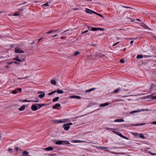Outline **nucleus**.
<instances>
[{"mask_svg": "<svg viewBox=\"0 0 156 156\" xmlns=\"http://www.w3.org/2000/svg\"><path fill=\"white\" fill-rule=\"evenodd\" d=\"M55 144L58 145L69 144L70 143L68 141L59 140L56 141L55 143Z\"/></svg>", "mask_w": 156, "mask_h": 156, "instance_id": "1", "label": "nucleus"}, {"mask_svg": "<svg viewBox=\"0 0 156 156\" xmlns=\"http://www.w3.org/2000/svg\"><path fill=\"white\" fill-rule=\"evenodd\" d=\"M15 51L16 53H23L24 52L23 50L18 47L15 48Z\"/></svg>", "mask_w": 156, "mask_h": 156, "instance_id": "2", "label": "nucleus"}, {"mask_svg": "<svg viewBox=\"0 0 156 156\" xmlns=\"http://www.w3.org/2000/svg\"><path fill=\"white\" fill-rule=\"evenodd\" d=\"M31 109L33 111H36L38 109V107L36 105V104H33L31 106Z\"/></svg>", "mask_w": 156, "mask_h": 156, "instance_id": "3", "label": "nucleus"}, {"mask_svg": "<svg viewBox=\"0 0 156 156\" xmlns=\"http://www.w3.org/2000/svg\"><path fill=\"white\" fill-rule=\"evenodd\" d=\"M28 107V105H23L19 108V110L20 111H23L26 108Z\"/></svg>", "mask_w": 156, "mask_h": 156, "instance_id": "4", "label": "nucleus"}, {"mask_svg": "<svg viewBox=\"0 0 156 156\" xmlns=\"http://www.w3.org/2000/svg\"><path fill=\"white\" fill-rule=\"evenodd\" d=\"M98 30H104L105 29L103 28H92L91 29V30L93 31H96Z\"/></svg>", "mask_w": 156, "mask_h": 156, "instance_id": "5", "label": "nucleus"}, {"mask_svg": "<svg viewBox=\"0 0 156 156\" xmlns=\"http://www.w3.org/2000/svg\"><path fill=\"white\" fill-rule=\"evenodd\" d=\"M115 133L117 134L118 135H119V136H121V137H122L123 138H124V139H128L126 137V136H123L121 134V133H120L119 132H115Z\"/></svg>", "mask_w": 156, "mask_h": 156, "instance_id": "6", "label": "nucleus"}, {"mask_svg": "<svg viewBox=\"0 0 156 156\" xmlns=\"http://www.w3.org/2000/svg\"><path fill=\"white\" fill-rule=\"evenodd\" d=\"M63 127L64 128V129L66 130H68L70 128V126L67 124L66 123L64 124L63 125Z\"/></svg>", "mask_w": 156, "mask_h": 156, "instance_id": "7", "label": "nucleus"}, {"mask_svg": "<svg viewBox=\"0 0 156 156\" xmlns=\"http://www.w3.org/2000/svg\"><path fill=\"white\" fill-rule=\"evenodd\" d=\"M23 102H38L39 101L38 100L37 101H32V100H27V99H25L22 101Z\"/></svg>", "mask_w": 156, "mask_h": 156, "instance_id": "8", "label": "nucleus"}, {"mask_svg": "<svg viewBox=\"0 0 156 156\" xmlns=\"http://www.w3.org/2000/svg\"><path fill=\"white\" fill-rule=\"evenodd\" d=\"M13 60L19 62H22L23 60H20L19 58V57L18 56H16V57L15 58H13L12 59Z\"/></svg>", "mask_w": 156, "mask_h": 156, "instance_id": "9", "label": "nucleus"}, {"mask_svg": "<svg viewBox=\"0 0 156 156\" xmlns=\"http://www.w3.org/2000/svg\"><path fill=\"white\" fill-rule=\"evenodd\" d=\"M61 105L60 104L57 103L55 105H53L52 108L54 109H55L57 108L58 107H60Z\"/></svg>", "mask_w": 156, "mask_h": 156, "instance_id": "10", "label": "nucleus"}, {"mask_svg": "<svg viewBox=\"0 0 156 156\" xmlns=\"http://www.w3.org/2000/svg\"><path fill=\"white\" fill-rule=\"evenodd\" d=\"M96 89L95 88H91L89 90H87L85 91V92L86 93H88L89 92H90L91 91L94 90Z\"/></svg>", "mask_w": 156, "mask_h": 156, "instance_id": "11", "label": "nucleus"}, {"mask_svg": "<svg viewBox=\"0 0 156 156\" xmlns=\"http://www.w3.org/2000/svg\"><path fill=\"white\" fill-rule=\"evenodd\" d=\"M124 122V120L122 119H118L114 121L115 122Z\"/></svg>", "mask_w": 156, "mask_h": 156, "instance_id": "12", "label": "nucleus"}, {"mask_svg": "<svg viewBox=\"0 0 156 156\" xmlns=\"http://www.w3.org/2000/svg\"><path fill=\"white\" fill-rule=\"evenodd\" d=\"M44 149L45 150L48 151H52L53 150V147H49L46 148H44Z\"/></svg>", "mask_w": 156, "mask_h": 156, "instance_id": "13", "label": "nucleus"}, {"mask_svg": "<svg viewBox=\"0 0 156 156\" xmlns=\"http://www.w3.org/2000/svg\"><path fill=\"white\" fill-rule=\"evenodd\" d=\"M156 87V84H151L150 89L151 90H156V89H155L154 88Z\"/></svg>", "mask_w": 156, "mask_h": 156, "instance_id": "14", "label": "nucleus"}, {"mask_svg": "<svg viewBox=\"0 0 156 156\" xmlns=\"http://www.w3.org/2000/svg\"><path fill=\"white\" fill-rule=\"evenodd\" d=\"M85 12L88 13L92 14L93 13V12H94V11H92L88 9H86Z\"/></svg>", "mask_w": 156, "mask_h": 156, "instance_id": "15", "label": "nucleus"}, {"mask_svg": "<svg viewBox=\"0 0 156 156\" xmlns=\"http://www.w3.org/2000/svg\"><path fill=\"white\" fill-rule=\"evenodd\" d=\"M67 119H63L62 120H54L53 122H57L58 123H62L65 122V121Z\"/></svg>", "mask_w": 156, "mask_h": 156, "instance_id": "16", "label": "nucleus"}, {"mask_svg": "<svg viewBox=\"0 0 156 156\" xmlns=\"http://www.w3.org/2000/svg\"><path fill=\"white\" fill-rule=\"evenodd\" d=\"M141 25L145 29H149V27L144 23H141Z\"/></svg>", "mask_w": 156, "mask_h": 156, "instance_id": "17", "label": "nucleus"}, {"mask_svg": "<svg viewBox=\"0 0 156 156\" xmlns=\"http://www.w3.org/2000/svg\"><path fill=\"white\" fill-rule=\"evenodd\" d=\"M140 112H141V110H140L138 109L137 110H134V111H131L130 112V113L131 114H133V113H135Z\"/></svg>", "mask_w": 156, "mask_h": 156, "instance_id": "18", "label": "nucleus"}, {"mask_svg": "<svg viewBox=\"0 0 156 156\" xmlns=\"http://www.w3.org/2000/svg\"><path fill=\"white\" fill-rule=\"evenodd\" d=\"M58 31V30H50L48 31L47 32V34H49L50 33H53L54 32H57Z\"/></svg>", "mask_w": 156, "mask_h": 156, "instance_id": "19", "label": "nucleus"}, {"mask_svg": "<svg viewBox=\"0 0 156 156\" xmlns=\"http://www.w3.org/2000/svg\"><path fill=\"white\" fill-rule=\"evenodd\" d=\"M45 93L41 94L39 95V97L41 98H42L45 97Z\"/></svg>", "mask_w": 156, "mask_h": 156, "instance_id": "20", "label": "nucleus"}, {"mask_svg": "<svg viewBox=\"0 0 156 156\" xmlns=\"http://www.w3.org/2000/svg\"><path fill=\"white\" fill-rule=\"evenodd\" d=\"M56 92H57V93L58 94H62L63 93L64 91L62 90L59 89L57 90Z\"/></svg>", "mask_w": 156, "mask_h": 156, "instance_id": "21", "label": "nucleus"}, {"mask_svg": "<svg viewBox=\"0 0 156 156\" xmlns=\"http://www.w3.org/2000/svg\"><path fill=\"white\" fill-rule=\"evenodd\" d=\"M59 99V97H56V98L53 99V102H55V101H58V100Z\"/></svg>", "mask_w": 156, "mask_h": 156, "instance_id": "22", "label": "nucleus"}, {"mask_svg": "<svg viewBox=\"0 0 156 156\" xmlns=\"http://www.w3.org/2000/svg\"><path fill=\"white\" fill-rule=\"evenodd\" d=\"M92 12H93V13H94L100 17H103V16H102V15L101 14L95 12H94V11Z\"/></svg>", "mask_w": 156, "mask_h": 156, "instance_id": "23", "label": "nucleus"}, {"mask_svg": "<svg viewBox=\"0 0 156 156\" xmlns=\"http://www.w3.org/2000/svg\"><path fill=\"white\" fill-rule=\"evenodd\" d=\"M143 58V56L142 55H138L137 56L136 58Z\"/></svg>", "mask_w": 156, "mask_h": 156, "instance_id": "24", "label": "nucleus"}, {"mask_svg": "<svg viewBox=\"0 0 156 156\" xmlns=\"http://www.w3.org/2000/svg\"><path fill=\"white\" fill-rule=\"evenodd\" d=\"M56 92V90H55L52 91L51 92L49 93L48 94V95H52L53 94L55 93Z\"/></svg>", "mask_w": 156, "mask_h": 156, "instance_id": "25", "label": "nucleus"}, {"mask_svg": "<svg viewBox=\"0 0 156 156\" xmlns=\"http://www.w3.org/2000/svg\"><path fill=\"white\" fill-rule=\"evenodd\" d=\"M51 83L54 85H55L56 84V82L55 80H51Z\"/></svg>", "mask_w": 156, "mask_h": 156, "instance_id": "26", "label": "nucleus"}, {"mask_svg": "<svg viewBox=\"0 0 156 156\" xmlns=\"http://www.w3.org/2000/svg\"><path fill=\"white\" fill-rule=\"evenodd\" d=\"M120 90V88H117V89H116V90H114L113 91V92L114 93H118L119 90Z\"/></svg>", "mask_w": 156, "mask_h": 156, "instance_id": "27", "label": "nucleus"}, {"mask_svg": "<svg viewBox=\"0 0 156 156\" xmlns=\"http://www.w3.org/2000/svg\"><path fill=\"white\" fill-rule=\"evenodd\" d=\"M74 142L79 143V142H87L86 141H81L79 140H76Z\"/></svg>", "mask_w": 156, "mask_h": 156, "instance_id": "28", "label": "nucleus"}, {"mask_svg": "<svg viewBox=\"0 0 156 156\" xmlns=\"http://www.w3.org/2000/svg\"><path fill=\"white\" fill-rule=\"evenodd\" d=\"M80 54V52L79 51H76L74 54V55L75 56H76Z\"/></svg>", "mask_w": 156, "mask_h": 156, "instance_id": "29", "label": "nucleus"}, {"mask_svg": "<svg viewBox=\"0 0 156 156\" xmlns=\"http://www.w3.org/2000/svg\"><path fill=\"white\" fill-rule=\"evenodd\" d=\"M107 105V102L105 103L104 104H103L100 105L101 107H104Z\"/></svg>", "mask_w": 156, "mask_h": 156, "instance_id": "30", "label": "nucleus"}, {"mask_svg": "<svg viewBox=\"0 0 156 156\" xmlns=\"http://www.w3.org/2000/svg\"><path fill=\"white\" fill-rule=\"evenodd\" d=\"M149 97H151L153 100H155L156 99V95L153 96L152 95H151L149 96Z\"/></svg>", "mask_w": 156, "mask_h": 156, "instance_id": "31", "label": "nucleus"}, {"mask_svg": "<svg viewBox=\"0 0 156 156\" xmlns=\"http://www.w3.org/2000/svg\"><path fill=\"white\" fill-rule=\"evenodd\" d=\"M140 137L143 139H144L145 138V137L144 136V135L143 134H141L140 135Z\"/></svg>", "mask_w": 156, "mask_h": 156, "instance_id": "32", "label": "nucleus"}, {"mask_svg": "<svg viewBox=\"0 0 156 156\" xmlns=\"http://www.w3.org/2000/svg\"><path fill=\"white\" fill-rule=\"evenodd\" d=\"M17 93V91L16 90H13L12 91V93L13 94H16Z\"/></svg>", "mask_w": 156, "mask_h": 156, "instance_id": "33", "label": "nucleus"}, {"mask_svg": "<svg viewBox=\"0 0 156 156\" xmlns=\"http://www.w3.org/2000/svg\"><path fill=\"white\" fill-rule=\"evenodd\" d=\"M94 147L98 148H101V149L107 148V147H97V146H94Z\"/></svg>", "mask_w": 156, "mask_h": 156, "instance_id": "34", "label": "nucleus"}, {"mask_svg": "<svg viewBox=\"0 0 156 156\" xmlns=\"http://www.w3.org/2000/svg\"><path fill=\"white\" fill-rule=\"evenodd\" d=\"M88 45L91 46H96V45L95 44H87V46H88Z\"/></svg>", "mask_w": 156, "mask_h": 156, "instance_id": "35", "label": "nucleus"}, {"mask_svg": "<svg viewBox=\"0 0 156 156\" xmlns=\"http://www.w3.org/2000/svg\"><path fill=\"white\" fill-rule=\"evenodd\" d=\"M87 27L88 29L89 30H91V29L92 28L91 27L89 26H87Z\"/></svg>", "mask_w": 156, "mask_h": 156, "instance_id": "36", "label": "nucleus"}, {"mask_svg": "<svg viewBox=\"0 0 156 156\" xmlns=\"http://www.w3.org/2000/svg\"><path fill=\"white\" fill-rule=\"evenodd\" d=\"M36 105H37V106H38L39 107L38 109L40 108L42 106L41 105V104H36Z\"/></svg>", "mask_w": 156, "mask_h": 156, "instance_id": "37", "label": "nucleus"}, {"mask_svg": "<svg viewBox=\"0 0 156 156\" xmlns=\"http://www.w3.org/2000/svg\"><path fill=\"white\" fill-rule=\"evenodd\" d=\"M145 123H142V124H137L135 125V126H141V125H145Z\"/></svg>", "mask_w": 156, "mask_h": 156, "instance_id": "38", "label": "nucleus"}, {"mask_svg": "<svg viewBox=\"0 0 156 156\" xmlns=\"http://www.w3.org/2000/svg\"><path fill=\"white\" fill-rule=\"evenodd\" d=\"M75 98H76L77 99H80L81 98V97L79 96H76Z\"/></svg>", "mask_w": 156, "mask_h": 156, "instance_id": "39", "label": "nucleus"}, {"mask_svg": "<svg viewBox=\"0 0 156 156\" xmlns=\"http://www.w3.org/2000/svg\"><path fill=\"white\" fill-rule=\"evenodd\" d=\"M122 6L124 8H131L130 7H129V6Z\"/></svg>", "mask_w": 156, "mask_h": 156, "instance_id": "40", "label": "nucleus"}, {"mask_svg": "<svg viewBox=\"0 0 156 156\" xmlns=\"http://www.w3.org/2000/svg\"><path fill=\"white\" fill-rule=\"evenodd\" d=\"M43 5L44 6H48L49 5L48 4V2H47L45 4H43Z\"/></svg>", "mask_w": 156, "mask_h": 156, "instance_id": "41", "label": "nucleus"}, {"mask_svg": "<svg viewBox=\"0 0 156 156\" xmlns=\"http://www.w3.org/2000/svg\"><path fill=\"white\" fill-rule=\"evenodd\" d=\"M120 62L121 63H124V61L123 59H121Z\"/></svg>", "mask_w": 156, "mask_h": 156, "instance_id": "42", "label": "nucleus"}, {"mask_svg": "<svg viewBox=\"0 0 156 156\" xmlns=\"http://www.w3.org/2000/svg\"><path fill=\"white\" fill-rule=\"evenodd\" d=\"M88 31V30H85V31L83 32H82V34H84V33H86Z\"/></svg>", "mask_w": 156, "mask_h": 156, "instance_id": "43", "label": "nucleus"}, {"mask_svg": "<svg viewBox=\"0 0 156 156\" xmlns=\"http://www.w3.org/2000/svg\"><path fill=\"white\" fill-rule=\"evenodd\" d=\"M17 90L20 92H21L22 91V89L21 88H18L17 89Z\"/></svg>", "mask_w": 156, "mask_h": 156, "instance_id": "44", "label": "nucleus"}, {"mask_svg": "<svg viewBox=\"0 0 156 156\" xmlns=\"http://www.w3.org/2000/svg\"><path fill=\"white\" fill-rule=\"evenodd\" d=\"M140 110H141V111H148L149 110L148 109H142Z\"/></svg>", "mask_w": 156, "mask_h": 156, "instance_id": "45", "label": "nucleus"}, {"mask_svg": "<svg viewBox=\"0 0 156 156\" xmlns=\"http://www.w3.org/2000/svg\"><path fill=\"white\" fill-rule=\"evenodd\" d=\"M76 96H75V95L71 96L70 97V98H75Z\"/></svg>", "mask_w": 156, "mask_h": 156, "instance_id": "46", "label": "nucleus"}, {"mask_svg": "<svg viewBox=\"0 0 156 156\" xmlns=\"http://www.w3.org/2000/svg\"><path fill=\"white\" fill-rule=\"evenodd\" d=\"M13 63V61L12 62H8L7 63V64L10 65Z\"/></svg>", "mask_w": 156, "mask_h": 156, "instance_id": "47", "label": "nucleus"}, {"mask_svg": "<svg viewBox=\"0 0 156 156\" xmlns=\"http://www.w3.org/2000/svg\"><path fill=\"white\" fill-rule=\"evenodd\" d=\"M69 30H66L64 32H63L62 33H61V34H62V35H66V34H65V32L66 31H68Z\"/></svg>", "mask_w": 156, "mask_h": 156, "instance_id": "48", "label": "nucleus"}, {"mask_svg": "<svg viewBox=\"0 0 156 156\" xmlns=\"http://www.w3.org/2000/svg\"><path fill=\"white\" fill-rule=\"evenodd\" d=\"M28 77H25L24 78H18V79H19V80L23 79H25V78H28Z\"/></svg>", "mask_w": 156, "mask_h": 156, "instance_id": "49", "label": "nucleus"}, {"mask_svg": "<svg viewBox=\"0 0 156 156\" xmlns=\"http://www.w3.org/2000/svg\"><path fill=\"white\" fill-rule=\"evenodd\" d=\"M69 126V125H72L73 124L71 122H69V123H66Z\"/></svg>", "mask_w": 156, "mask_h": 156, "instance_id": "50", "label": "nucleus"}, {"mask_svg": "<svg viewBox=\"0 0 156 156\" xmlns=\"http://www.w3.org/2000/svg\"><path fill=\"white\" fill-rule=\"evenodd\" d=\"M19 149V148L18 147H16L15 148V150L16 151H18Z\"/></svg>", "mask_w": 156, "mask_h": 156, "instance_id": "51", "label": "nucleus"}, {"mask_svg": "<svg viewBox=\"0 0 156 156\" xmlns=\"http://www.w3.org/2000/svg\"><path fill=\"white\" fill-rule=\"evenodd\" d=\"M8 151H9L12 152V149L11 148H9L8 149Z\"/></svg>", "mask_w": 156, "mask_h": 156, "instance_id": "52", "label": "nucleus"}, {"mask_svg": "<svg viewBox=\"0 0 156 156\" xmlns=\"http://www.w3.org/2000/svg\"><path fill=\"white\" fill-rule=\"evenodd\" d=\"M151 56H148V55H144V57H145V58H146V57H150Z\"/></svg>", "mask_w": 156, "mask_h": 156, "instance_id": "53", "label": "nucleus"}, {"mask_svg": "<svg viewBox=\"0 0 156 156\" xmlns=\"http://www.w3.org/2000/svg\"><path fill=\"white\" fill-rule=\"evenodd\" d=\"M13 63H14L15 64H19V63H18V62H16L13 61Z\"/></svg>", "mask_w": 156, "mask_h": 156, "instance_id": "54", "label": "nucleus"}, {"mask_svg": "<svg viewBox=\"0 0 156 156\" xmlns=\"http://www.w3.org/2000/svg\"><path fill=\"white\" fill-rule=\"evenodd\" d=\"M44 93V92H43V91H39L38 92V94H42V93Z\"/></svg>", "mask_w": 156, "mask_h": 156, "instance_id": "55", "label": "nucleus"}, {"mask_svg": "<svg viewBox=\"0 0 156 156\" xmlns=\"http://www.w3.org/2000/svg\"><path fill=\"white\" fill-rule=\"evenodd\" d=\"M19 14L18 13H15L14 14V16H19Z\"/></svg>", "mask_w": 156, "mask_h": 156, "instance_id": "56", "label": "nucleus"}, {"mask_svg": "<svg viewBox=\"0 0 156 156\" xmlns=\"http://www.w3.org/2000/svg\"><path fill=\"white\" fill-rule=\"evenodd\" d=\"M151 123L154 124H156V121L153 122H152Z\"/></svg>", "mask_w": 156, "mask_h": 156, "instance_id": "57", "label": "nucleus"}, {"mask_svg": "<svg viewBox=\"0 0 156 156\" xmlns=\"http://www.w3.org/2000/svg\"><path fill=\"white\" fill-rule=\"evenodd\" d=\"M133 42H134L133 41H131L130 42L131 44L132 45L133 44Z\"/></svg>", "mask_w": 156, "mask_h": 156, "instance_id": "58", "label": "nucleus"}, {"mask_svg": "<svg viewBox=\"0 0 156 156\" xmlns=\"http://www.w3.org/2000/svg\"><path fill=\"white\" fill-rule=\"evenodd\" d=\"M151 154L153 155H156V154L152 153H151Z\"/></svg>", "mask_w": 156, "mask_h": 156, "instance_id": "59", "label": "nucleus"}, {"mask_svg": "<svg viewBox=\"0 0 156 156\" xmlns=\"http://www.w3.org/2000/svg\"><path fill=\"white\" fill-rule=\"evenodd\" d=\"M46 105V104H41V106H44Z\"/></svg>", "mask_w": 156, "mask_h": 156, "instance_id": "60", "label": "nucleus"}, {"mask_svg": "<svg viewBox=\"0 0 156 156\" xmlns=\"http://www.w3.org/2000/svg\"><path fill=\"white\" fill-rule=\"evenodd\" d=\"M61 39H64L65 38V37H62L61 38H60Z\"/></svg>", "mask_w": 156, "mask_h": 156, "instance_id": "61", "label": "nucleus"}, {"mask_svg": "<svg viewBox=\"0 0 156 156\" xmlns=\"http://www.w3.org/2000/svg\"><path fill=\"white\" fill-rule=\"evenodd\" d=\"M42 38H41L39 39L38 40V42H39L40 41H41V40L42 39Z\"/></svg>", "mask_w": 156, "mask_h": 156, "instance_id": "62", "label": "nucleus"}, {"mask_svg": "<svg viewBox=\"0 0 156 156\" xmlns=\"http://www.w3.org/2000/svg\"><path fill=\"white\" fill-rule=\"evenodd\" d=\"M35 42L34 41H33L31 43V44H34L35 43Z\"/></svg>", "mask_w": 156, "mask_h": 156, "instance_id": "63", "label": "nucleus"}, {"mask_svg": "<svg viewBox=\"0 0 156 156\" xmlns=\"http://www.w3.org/2000/svg\"><path fill=\"white\" fill-rule=\"evenodd\" d=\"M58 36V35H57V34H55V35H54V36H53V37H56V36Z\"/></svg>", "mask_w": 156, "mask_h": 156, "instance_id": "64", "label": "nucleus"}]
</instances>
